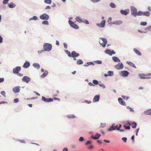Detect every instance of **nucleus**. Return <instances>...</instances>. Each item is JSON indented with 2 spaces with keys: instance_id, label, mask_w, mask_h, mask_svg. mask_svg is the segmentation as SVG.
I'll return each mask as SVG.
<instances>
[{
  "instance_id": "c03bdc74",
  "label": "nucleus",
  "mask_w": 151,
  "mask_h": 151,
  "mask_svg": "<svg viewBox=\"0 0 151 151\" xmlns=\"http://www.w3.org/2000/svg\"><path fill=\"white\" fill-rule=\"evenodd\" d=\"M91 64H93V63L91 62H88L87 63L86 65H84L85 66H87L89 65H91Z\"/></svg>"
},
{
  "instance_id": "0e129e2a",
  "label": "nucleus",
  "mask_w": 151,
  "mask_h": 151,
  "mask_svg": "<svg viewBox=\"0 0 151 151\" xmlns=\"http://www.w3.org/2000/svg\"><path fill=\"white\" fill-rule=\"evenodd\" d=\"M147 30L148 31H151V26H150L147 28Z\"/></svg>"
},
{
  "instance_id": "f257e3e1",
  "label": "nucleus",
  "mask_w": 151,
  "mask_h": 151,
  "mask_svg": "<svg viewBox=\"0 0 151 151\" xmlns=\"http://www.w3.org/2000/svg\"><path fill=\"white\" fill-rule=\"evenodd\" d=\"M43 47L45 51H49L52 49V45L48 43H45L43 45Z\"/></svg>"
},
{
  "instance_id": "c756f323",
  "label": "nucleus",
  "mask_w": 151,
  "mask_h": 151,
  "mask_svg": "<svg viewBox=\"0 0 151 151\" xmlns=\"http://www.w3.org/2000/svg\"><path fill=\"white\" fill-rule=\"evenodd\" d=\"M83 62L81 59L78 60L77 62V63L78 65H80L83 64Z\"/></svg>"
},
{
  "instance_id": "de8ad7c7",
  "label": "nucleus",
  "mask_w": 151,
  "mask_h": 151,
  "mask_svg": "<svg viewBox=\"0 0 151 151\" xmlns=\"http://www.w3.org/2000/svg\"><path fill=\"white\" fill-rule=\"evenodd\" d=\"M18 141L19 142H20L21 143H25V141L24 140L19 139Z\"/></svg>"
},
{
  "instance_id": "72a5a7b5",
  "label": "nucleus",
  "mask_w": 151,
  "mask_h": 151,
  "mask_svg": "<svg viewBox=\"0 0 151 151\" xmlns=\"http://www.w3.org/2000/svg\"><path fill=\"white\" fill-rule=\"evenodd\" d=\"M132 128H134L137 126V124L135 122H133L132 123Z\"/></svg>"
},
{
  "instance_id": "4468645a",
  "label": "nucleus",
  "mask_w": 151,
  "mask_h": 151,
  "mask_svg": "<svg viewBox=\"0 0 151 151\" xmlns=\"http://www.w3.org/2000/svg\"><path fill=\"white\" fill-rule=\"evenodd\" d=\"M120 12L122 14L126 15L129 13V9H127L125 10H120Z\"/></svg>"
},
{
  "instance_id": "b1692460",
  "label": "nucleus",
  "mask_w": 151,
  "mask_h": 151,
  "mask_svg": "<svg viewBox=\"0 0 151 151\" xmlns=\"http://www.w3.org/2000/svg\"><path fill=\"white\" fill-rule=\"evenodd\" d=\"M127 63L132 67H133L134 68H136V66L132 62H127Z\"/></svg>"
},
{
  "instance_id": "7c9ffc66",
  "label": "nucleus",
  "mask_w": 151,
  "mask_h": 151,
  "mask_svg": "<svg viewBox=\"0 0 151 151\" xmlns=\"http://www.w3.org/2000/svg\"><path fill=\"white\" fill-rule=\"evenodd\" d=\"M113 75V72L112 71H109L107 72V76H112Z\"/></svg>"
},
{
  "instance_id": "e433bc0d",
  "label": "nucleus",
  "mask_w": 151,
  "mask_h": 151,
  "mask_svg": "<svg viewBox=\"0 0 151 151\" xmlns=\"http://www.w3.org/2000/svg\"><path fill=\"white\" fill-rule=\"evenodd\" d=\"M44 2L46 4H50L52 2L51 0H45Z\"/></svg>"
},
{
  "instance_id": "3c124183",
  "label": "nucleus",
  "mask_w": 151,
  "mask_h": 151,
  "mask_svg": "<svg viewBox=\"0 0 151 151\" xmlns=\"http://www.w3.org/2000/svg\"><path fill=\"white\" fill-rule=\"evenodd\" d=\"M96 63L98 64H101L102 63V61L101 60H97L96 61Z\"/></svg>"
},
{
  "instance_id": "4c0bfd02",
  "label": "nucleus",
  "mask_w": 151,
  "mask_h": 151,
  "mask_svg": "<svg viewBox=\"0 0 151 151\" xmlns=\"http://www.w3.org/2000/svg\"><path fill=\"white\" fill-rule=\"evenodd\" d=\"M65 52L68 54V55L69 57H70L71 56V53L70 52V51H68V50H66Z\"/></svg>"
},
{
  "instance_id": "6ab92c4d",
  "label": "nucleus",
  "mask_w": 151,
  "mask_h": 151,
  "mask_svg": "<svg viewBox=\"0 0 151 151\" xmlns=\"http://www.w3.org/2000/svg\"><path fill=\"white\" fill-rule=\"evenodd\" d=\"M121 75L124 76H127L129 74V73L127 71H121Z\"/></svg>"
},
{
  "instance_id": "423d86ee",
  "label": "nucleus",
  "mask_w": 151,
  "mask_h": 151,
  "mask_svg": "<svg viewBox=\"0 0 151 151\" xmlns=\"http://www.w3.org/2000/svg\"><path fill=\"white\" fill-rule=\"evenodd\" d=\"M131 10L132 14L134 17H136V15L137 13L136 9L134 6H132L131 8Z\"/></svg>"
},
{
  "instance_id": "0eeeda50",
  "label": "nucleus",
  "mask_w": 151,
  "mask_h": 151,
  "mask_svg": "<svg viewBox=\"0 0 151 151\" xmlns=\"http://www.w3.org/2000/svg\"><path fill=\"white\" fill-rule=\"evenodd\" d=\"M68 22L70 26L76 29H78L79 28V27L78 26L76 25V24H75L73 22H72L71 20H69Z\"/></svg>"
},
{
  "instance_id": "7ed1b4c3",
  "label": "nucleus",
  "mask_w": 151,
  "mask_h": 151,
  "mask_svg": "<svg viewBox=\"0 0 151 151\" xmlns=\"http://www.w3.org/2000/svg\"><path fill=\"white\" fill-rule=\"evenodd\" d=\"M144 15L147 17H149L150 15V13L148 12H143L141 11H139L137 12L136 15L137 16Z\"/></svg>"
},
{
  "instance_id": "aec40b11",
  "label": "nucleus",
  "mask_w": 151,
  "mask_h": 151,
  "mask_svg": "<svg viewBox=\"0 0 151 151\" xmlns=\"http://www.w3.org/2000/svg\"><path fill=\"white\" fill-rule=\"evenodd\" d=\"M100 98V96L99 95L95 96L93 98V102H96L98 101Z\"/></svg>"
},
{
  "instance_id": "69168bd1",
  "label": "nucleus",
  "mask_w": 151,
  "mask_h": 151,
  "mask_svg": "<svg viewBox=\"0 0 151 151\" xmlns=\"http://www.w3.org/2000/svg\"><path fill=\"white\" fill-rule=\"evenodd\" d=\"M127 108H128V109H130V111H134L133 109L132 108L129 107H127Z\"/></svg>"
},
{
  "instance_id": "6e6d98bb",
  "label": "nucleus",
  "mask_w": 151,
  "mask_h": 151,
  "mask_svg": "<svg viewBox=\"0 0 151 151\" xmlns=\"http://www.w3.org/2000/svg\"><path fill=\"white\" fill-rule=\"evenodd\" d=\"M101 0H91V1L94 3L100 1Z\"/></svg>"
},
{
  "instance_id": "49530a36",
  "label": "nucleus",
  "mask_w": 151,
  "mask_h": 151,
  "mask_svg": "<svg viewBox=\"0 0 151 151\" xmlns=\"http://www.w3.org/2000/svg\"><path fill=\"white\" fill-rule=\"evenodd\" d=\"M9 0H3V3L4 4H7Z\"/></svg>"
},
{
  "instance_id": "680f3d73",
  "label": "nucleus",
  "mask_w": 151,
  "mask_h": 151,
  "mask_svg": "<svg viewBox=\"0 0 151 151\" xmlns=\"http://www.w3.org/2000/svg\"><path fill=\"white\" fill-rule=\"evenodd\" d=\"M4 78H0V83L3 82L4 81Z\"/></svg>"
},
{
  "instance_id": "a19ab883",
  "label": "nucleus",
  "mask_w": 151,
  "mask_h": 151,
  "mask_svg": "<svg viewBox=\"0 0 151 151\" xmlns=\"http://www.w3.org/2000/svg\"><path fill=\"white\" fill-rule=\"evenodd\" d=\"M140 24L142 26H145L147 24V22H141Z\"/></svg>"
},
{
  "instance_id": "2eb2a0df",
  "label": "nucleus",
  "mask_w": 151,
  "mask_h": 151,
  "mask_svg": "<svg viewBox=\"0 0 151 151\" xmlns=\"http://www.w3.org/2000/svg\"><path fill=\"white\" fill-rule=\"evenodd\" d=\"M19 86H16L13 89V92L15 93L19 92L20 91Z\"/></svg>"
},
{
  "instance_id": "f704fd0d",
  "label": "nucleus",
  "mask_w": 151,
  "mask_h": 151,
  "mask_svg": "<svg viewBox=\"0 0 151 151\" xmlns=\"http://www.w3.org/2000/svg\"><path fill=\"white\" fill-rule=\"evenodd\" d=\"M110 6L113 8H115L116 7L115 4L113 3H111L110 4Z\"/></svg>"
},
{
  "instance_id": "c9c22d12",
  "label": "nucleus",
  "mask_w": 151,
  "mask_h": 151,
  "mask_svg": "<svg viewBox=\"0 0 151 151\" xmlns=\"http://www.w3.org/2000/svg\"><path fill=\"white\" fill-rule=\"evenodd\" d=\"M67 117L70 118H73L75 117L74 115L70 114L67 115Z\"/></svg>"
},
{
  "instance_id": "4be33fe9",
  "label": "nucleus",
  "mask_w": 151,
  "mask_h": 151,
  "mask_svg": "<svg viewBox=\"0 0 151 151\" xmlns=\"http://www.w3.org/2000/svg\"><path fill=\"white\" fill-rule=\"evenodd\" d=\"M100 136L101 135L100 134H98V133H97L96 134V137H94L93 135H92L91 136V138L93 139H99Z\"/></svg>"
},
{
  "instance_id": "338daca9",
  "label": "nucleus",
  "mask_w": 151,
  "mask_h": 151,
  "mask_svg": "<svg viewBox=\"0 0 151 151\" xmlns=\"http://www.w3.org/2000/svg\"><path fill=\"white\" fill-rule=\"evenodd\" d=\"M88 84L91 86H93L94 85L91 82H89L88 83Z\"/></svg>"
},
{
  "instance_id": "09e8293b",
  "label": "nucleus",
  "mask_w": 151,
  "mask_h": 151,
  "mask_svg": "<svg viewBox=\"0 0 151 151\" xmlns=\"http://www.w3.org/2000/svg\"><path fill=\"white\" fill-rule=\"evenodd\" d=\"M91 142L89 141H87L86 142L85 144V145H87L88 144H91Z\"/></svg>"
},
{
  "instance_id": "864d4df0",
  "label": "nucleus",
  "mask_w": 151,
  "mask_h": 151,
  "mask_svg": "<svg viewBox=\"0 0 151 151\" xmlns=\"http://www.w3.org/2000/svg\"><path fill=\"white\" fill-rule=\"evenodd\" d=\"M106 126V124L105 123H101V127H105Z\"/></svg>"
},
{
  "instance_id": "5fc2aeb1",
  "label": "nucleus",
  "mask_w": 151,
  "mask_h": 151,
  "mask_svg": "<svg viewBox=\"0 0 151 151\" xmlns=\"http://www.w3.org/2000/svg\"><path fill=\"white\" fill-rule=\"evenodd\" d=\"M111 19H112L111 18V17H109L108 19V22L109 23V24L111 23Z\"/></svg>"
},
{
  "instance_id": "8fccbe9b",
  "label": "nucleus",
  "mask_w": 151,
  "mask_h": 151,
  "mask_svg": "<svg viewBox=\"0 0 151 151\" xmlns=\"http://www.w3.org/2000/svg\"><path fill=\"white\" fill-rule=\"evenodd\" d=\"M122 97L124 100H127L128 99V97L127 96H122Z\"/></svg>"
},
{
  "instance_id": "4d7b16f0",
  "label": "nucleus",
  "mask_w": 151,
  "mask_h": 151,
  "mask_svg": "<svg viewBox=\"0 0 151 151\" xmlns=\"http://www.w3.org/2000/svg\"><path fill=\"white\" fill-rule=\"evenodd\" d=\"M99 85L100 86L103 87V88L105 87V86L103 84H100Z\"/></svg>"
},
{
  "instance_id": "bf43d9fd",
  "label": "nucleus",
  "mask_w": 151,
  "mask_h": 151,
  "mask_svg": "<svg viewBox=\"0 0 151 151\" xmlns=\"http://www.w3.org/2000/svg\"><path fill=\"white\" fill-rule=\"evenodd\" d=\"M83 140L84 138L83 137H81L79 139V141L81 142L83 141Z\"/></svg>"
},
{
  "instance_id": "79ce46f5",
  "label": "nucleus",
  "mask_w": 151,
  "mask_h": 151,
  "mask_svg": "<svg viewBox=\"0 0 151 151\" xmlns=\"http://www.w3.org/2000/svg\"><path fill=\"white\" fill-rule=\"evenodd\" d=\"M93 83L95 85H97L98 84V81L96 80H94L93 81Z\"/></svg>"
},
{
  "instance_id": "a211bd4d",
  "label": "nucleus",
  "mask_w": 151,
  "mask_h": 151,
  "mask_svg": "<svg viewBox=\"0 0 151 151\" xmlns=\"http://www.w3.org/2000/svg\"><path fill=\"white\" fill-rule=\"evenodd\" d=\"M144 113L146 115H151V109H149L146 110L144 112Z\"/></svg>"
},
{
  "instance_id": "20e7f679",
  "label": "nucleus",
  "mask_w": 151,
  "mask_h": 151,
  "mask_svg": "<svg viewBox=\"0 0 151 151\" xmlns=\"http://www.w3.org/2000/svg\"><path fill=\"white\" fill-rule=\"evenodd\" d=\"M139 76L141 79H148L151 78V73L147 74H139Z\"/></svg>"
},
{
  "instance_id": "39448f33",
  "label": "nucleus",
  "mask_w": 151,
  "mask_h": 151,
  "mask_svg": "<svg viewBox=\"0 0 151 151\" xmlns=\"http://www.w3.org/2000/svg\"><path fill=\"white\" fill-rule=\"evenodd\" d=\"M100 39L101 40L99 41L100 44L102 45L103 47H105L107 43L106 40L103 38H100Z\"/></svg>"
},
{
  "instance_id": "bb28decb",
  "label": "nucleus",
  "mask_w": 151,
  "mask_h": 151,
  "mask_svg": "<svg viewBox=\"0 0 151 151\" xmlns=\"http://www.w3.org/2000/svg\"><path fill=\"white\" fill-rule=\"evenodd\" d=\"M134 51L135 52V53L136 54H137V55H142L141 53L139 50H138L137 49H136V48H134Z\"/></svg>"
},
{
  "instance_id": "dca6fc26",
  "label": "nucleus",
  "mask_w": 151,
  "mask_h": 151,
  "mask_svg": "<svg viewBox=\"0 0 151 151\" xmlns=\"http://www.w3.org/2000/svg\"><path fill=\"white\" fill-rule=\"evenodd\" d=\"M118 101L120 104H121L124 106H125L126 105L125 102L122 98H119L118 99Z\"/></svg>"
},
{
  "instance_id": "37998d69",
  "label": "nucleus",
  "mask_w": 151,
  "mask_h": 151,
  "mask_svg": "<svg viewBox=\"0 0 151 151\" xmlns=\"http://www.w3.org/2000/svg\"><path fill=\"white\" fill-rule=\"evenodd\" d=\"M124 127L125 129L129 130L130 129V127L129 126H126L125 125H124Z\"/></svg>"
},
{
  "instance_id": "603ef678",
  "label": "nucleus",
  "mask_w": 151,
  "mask_h": 151,
  "mask_svg": "<svg viewBox=\"0 0 151 151\" xmlns=\"http://www.w3.org/2000/svg\"><path fill=\"white\" fill-rule=\"evenodd\" d=\"M122 139L124 142H127V138L125 137H124L122 138Z\"/></svg>"
},
{
  "instance_id": "393cba45",
  "label": "nucleus",
  "mask_w": 151,
  "mask_h": 151,
  "mask_svg": "<svg viewBox=\"0 0 151 151\" xmlns=\"http://www.w3.org/2000/svg\"><path fill=\"white\" fill-rule=\"evenodd\" d=\"M113 60L115 62H120L119 59L116 57H112Z\"/></svg>"
},
{
  "instance_id": "58836bf2",
  "label": "nucleus",
  "mask_w": 151,
  "mask_h": 151,
  "mask_svg": "<svg viewBox=\"0 0 151 151\" xmlns=\"http://www.w3.org/2000/svg\"><path fill=\"white\" fill-rule=\"evenodd\" d=\"M37 17L36 16H34L32 18H30L29 19V20H37Z\"/></svg>"
},
{
  "instance_id": "f8f14e48",
  "label": "nucleus",
  "mask_w": 151,
  "mask_h": 151,
  "mask_svg": "<svg viewBox=\"0 0 151 151\" xmlns=\"http://www.w3.org/2000/svg\"><path fill=\"white\" fill-rule=\"evenodd\" d=\"M106 21L105 20H103L100 24H97L96 25L99 27L101 28H103L105 26Z\"/></svg>"
},
{
  "instance_id": "13d9d810",
  "label": "nucleus",
  "mask_w": 151,
  "mask_h": 151,
  "mask_svg": "<svg viewBox=\"0 0 151 151\" xmlns=\"http://www.w3.org/2000/svg\"><path fill=\"white\" fill-rule=\"evenodd\" d=\"M52 99H53V100H58L59 101H60V99H59L58 98H55V97H53Z\"/></svg>"
},
{
  "instance_id": "a18cd8bd",
  "label": "nucleus",
  "mask_w": 151,
  "mask_h": 151,
  "mask_svg": "<svg viewBox=\"0 0 151 151\" xmlns=\"http://www.w3.org/2000/svg\"><path fill=\"white\" fill-rule=\"evenodd\" d=\"M1 93L4 97H6V96H5L6 93L4 91H1Z\"/></svg>"
},
{
  "instance_id": "f3484780",
  "label": "nucleus",
  "mask_w": 151,
  "mask_h": 151,
  "mask_svg": "<svg viewBox=\"0 0 151 151\" xmlns=\"http://www.w3.org/2000/svg\"><path fill=\"white\" fill-rule=\"evenodd\" d=\"M79 55V53L73 51L71 53V56L72 57L74 58L77 57Z\"/></svg>"
},
{
  "instance_id": "2f4dec72",
  "label": "nucleus",
  "mask_w": 151,
  "mask_h": 151,
  "mask_svg": "<svg viewBox=\"0 0 151 151\" xmlns=\"http://www.w3.org/2000/svg\"><path fill=\"white\" fill-rule=\"evenodd\" d=\"M105 52L107 54L111 55V51L110 50H107L105 51Z\"/></svg>"
},
{
  "instance_id": "f03ea898",
  "label": "nucleus",
  "mask_w": 151,
  "mask_h": 151,
  "mask_svg": "<svg viewBox=\"0 0 151 151\" xmlns=\"http://www.w3.org/2000/svg\"><path fill=\"white\" fill-rule=\"evenodd\" d=\"M121 127V125L119 124L118 126L117 125L114 126V124H113L112 126L110 127L108 130V131H112L113 130L116 129L117 130H119L120 128Z\"/></svg>"
},
{
  "instance_id": "6e6552de",
  "label": "nucleus",
  "mask_w": 151,
  "mask_h": 151,
  "mask_svg": "<svg viewBox=\"0 0 151 151\" xmlns=\"http://www.w3.org/2000/svg\"><path fill=\"white\" fill-rule=\"evenodd\" d=\"M40 18L42 20H48L49 19V16L46 14H44L40 16Z\"/></svg>"
},
{
  "instance_id": "9b49d317",
  "label": "nucleus",
  "mask_w": 151,
  "mask_h": 151,
  "mask_svg": "<svg viewBox=\"0 0 151 151\" xmlns=\"http://www.w3.org/2000/svg\"><path fill=\"white\" fill-rule=\"evenodd\" d=\"M30 80V78L27 76H24L22 79V81L26 83H28Z\"/></svg>"
},
{
  "instance_id": "c85d7f7f",
  "label": "nucleus",
  "mask_w": 151,
  "mask_h": 151,
  "mask_svg": "<svg viewBox=\"0 0 151 151\" xmlns=\"http://www.w3.org/2000/svg\"><path fill=\"white\" fill-rule=\"evenodd\" d=\"M122 23V22L121 20L117 21L114 22L113 24H116L117 25H120Z\"/></svg>"
},
{
  "instance_id": "412c9836",
  "label": "nucleus",
  "mask_w": 151,
  "mask_h": 151,
  "mask_svg": "<svg viewBox=\"0 0 151 151\" xmlns=\"http://www.w3.org/2000/svg\"><path fill=\"white\" fill-rule=\"evenodd\" d=\"M30 63L28 61L26 62L24 64L23 67L24 68H27L29 67Z\"/></svg>"
},
{
  "instance_id": "e2e57ef3",
  "label": "nucleus",
  "mask_w": 151,
  "mask_h": 151,
  "mask_svg": "<svg viewBox=\"0 0 151 151\" xmlns=\"http://www.w3.org/2000/svg\"><path fill=\"white\" fill-rule=\"evenodd\" d=\"M19 101V99L18 98L14 100V102L15 103H17Z\"/></svg>"
},
{
  "instance_id": "5701e85b",
  "label": "nucleus",
  "mask_w": 151,
  "mask_h": 151,
  "mask_svg": "<svg viewBox=\"0 0 151 151\" xmlns=\"http://www.w3.org/2000/svg\"><path fill=\"white\" fill-rule=\"evenodd\" d=\"M76 19L77 22H78L79 23H82L83 22V21L82 19L80 17H77L76 18Z\"/></svg>"
},
{
  "instance_id": "1a4fd4ad",
  "label": "nucleus",
  "mask_w": 151,
  "mask_h": 151,
  "mask_svg": "<svg viewBox=\"0 0 151 151\" xmlns=\"http://www.w3.org/2000/svg\"><path fill=\"white\" fill-rule=\"evenodd\" d=\"M42 100L46 102H51L53 101V99L52 98H46L44 96L42 97Z\"/></svg>"
},
{
  "instance_id": "ea45409f",
  "label": "nucleus",
  "mask_w": 151,
  "mask_h": 151,
  "mask_svg": "<svg viewBox=\"0 0 151 151\" xmlns=\"http://www.w3.org/2000/svg\"><path fill=\"white\" fill-rule=\"evenodd\" d=\"M42 23L43 24L48 25V22L47 20H45L43 21Z\"/></svg>"
},
{
  "instance_id": "ddd939ff",
  "label": "nucleus",
  "mask_w": 151,
  "mask_h": 151,
  "mask_svg": "<svg viewBox=\"0 0 151 151\" xmlns=\"http://www.w3.org/2000/svg\"><path fill=\"white\" fill-rule=\"evenodd\" d=\"M123 67V65L122 63H119L116 65L115 68L116 69L120 70L122 69Z\"/></svg>"
},
{
  "instance_id": "774afa93",
  "label": "nucleus",
  "mask_w": 151,
  "mask_h": 151,
  "mask_svg": "<svg viewBox=\"0 0 151 151\" xmlns=\"http://www.w3.org/2000/svg\"><path fill=\"white\" fill-rule=\"evenodd\" d=\"M97 143L99 144H101L102 143V141H101V140H98L97 141Z\"/></svg>"
},
{
  "instance_id": "cd10ccee",
  "label": "nucleus",
  "mask_w": 151,
  "mask_h": 151,
  "mask_svg": "<svg viewBox=\"0 0 151 151\" xmlns=\"http://www.w3.org/2000/svg\"><path fill=\"white\" fill-rule=\"evenodd\" d=\"M48 74V72L47 71H45L43 74L41 75V77L42 78H44Z\"/></svg>"
},
{
  "instance_id": "052dcab7",
  "label": "nucleus",
  "mask_w": 151,
  "mask_h": 151,
  "mask_svg": "<svg viewBox=\"0 0 151 151\" xmlns=\"http://www.w3.org/2000/svg\"><path fill=\"white\" fill-rule=\"evenodd\" d=\"M83 22L86 24H89L87 20H86L84 21H83Z\"/></svg>"
},
{
  "instance_id": "473e14b6",
  "label": "nucleus",
  "mask_w": 151,
  "mask_h": 151,
  "mask_svg": "<svg viewBox=\"0 0 151 151\" xmlns=\"http://www.w3.org/2000/svg\"><path fill=\"white\" fill-rule=\"evenodd\" d=\"M9 6L10 8H12L14 7L15 5L12 3H11L9 4Z\"/></svg>"
},
{
  "instance_id": "9d476101",
  "label": "nucleus",
  "mask_w": 151,
  "mask_h": 151,
  "mask_svg": "<svg viewBox=\"0 0 151 151\" xmlns=\"http://www.w3.org/2000/svg\"><path fill=\"white\" fill-rule=\"evenodd\" d=\"M21 67L19 66H17L13 69V72L14 74H17L19 73V71L21 70Z\"/></svg>"
},
{
  "instance_id": "a878e982",
  "label": "nucleus",
  "mask_w": 151,
  "mask_h": 151,
  "mask_svg": "<svg viewBox=\"0 0 151 151\" xmlns=\"http://www.w3.org/2000/svg\"><path fill=\"white\" fill-rule=\"evenodd\" d=\"M33 66L37 69H39L40 68V65L38 63H34L33 64Z\"/></svg>"
}]
</instances>
